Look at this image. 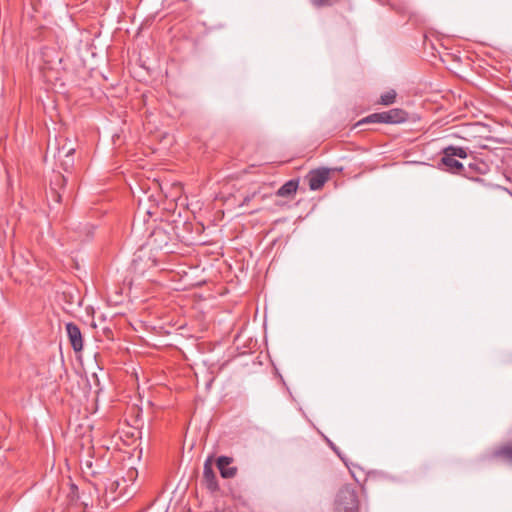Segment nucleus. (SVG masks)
I'll return each instance as SVG.
<instances>
[{
  "label": "nucleus",
  "mask_w": 512,
  "mask_h": 512,
  "mask_svg": "<svg viewBox=\"0 0 512 512\" xmlns=\"http://www.w3.org/2000/svg\"><path fill=\"white\" fill-rule=\"evenodd\" d=\"M467 151V148L453 145L443 148L441 151L442 157L438 164L439 169L448 173L462 175L464 173V165L456 158H467Z\"/></svg>",
  "instance_id": "1"
},
{
  "label": "nucleus",
  "mask_w": 512,
  "mask_h": 512,
  "mask_svg": "<svg viewBox=\"0 0 512 512\" xmlns=\"http://www.w3.org/2000/svg\"><path fill=\"white\" fill-rule=\"evenodd\" d=\"M335 512H358V499L356 492L344 487L339 490L335 499Z\"/></svg>",
  "instance_id": "2"
},
{
  "label": "nucleus",
  "mask_w": 512,
  "mask_h": 512,
  "mask_svg": "<svg viewBox=\"0 0 512 512\" xmlns=\"http://www.w3.org/2000/svg\"><path fill=\"white\" fill-rule=\"evenodd\" d=\"M307 178L309 182V188L314 191L319 190L320 188L323 187V185L329 178V169L322 168L313 170L309 173Z\"/></svg>",
  "instance_id": "3"
},
{
  "label": "nucleus",
  "mask_w": 512,
  "mask_h": 512,
  "mask_svg": "<svg viewBox=\"0 0 512 512\" xmlns=\"http://www.w3.org/2000/svg\"><path fill=\"white\" fill-rule=\"evenodd\" d=\"M66 332L73 350L75 352L81 351L83 349V339L78 325L73 322L67 323Z\"/></svg>",
  "instance_id": "4"
},
{
  "label": "nucleus",
  "mask_w": 512,
  "mask_h": 512,
  "mask_svg": "<svg viewBox=\"0 0 512 512\" xmlns=\"http://www.w3.org/2000/svg\"><path fill=\"white\" fill-rule=\"evenodd\" d=\"M408 120V113L400 108L382 112V121L385 124H400Z\"/></svg>",
  "instance_id": "5"
},
{
  "label": "nucleus",
  "mask_w": 512,
  "mask_h": 512,
  "mask_svg": "<svg viewBox=\"0 0 512 512\" xmlns=\"http://www.w3.org/2000/svg\"><path fill=\"white\" fill-rule=\"evenodd\" d=\"M232 459L227 456H220L217 459V467L220 471V474L223 478L229 479L236 475L237 468L231 467L230 464Z\"/></svg>",
  "instance_id": "6"
},
{
  "label": "nucleus",
  "mask_w": 512,
  "mask_h": 512,
  "mask_svg": "<svg viewBox=\"0 0 512 512\" xmlns=\"http://www.w3.org/2000/svg\"><path fill=\"white\" fill-rule=\"evenodd\" d=\"M169 240H170L169 235L161 227L155 228L150 235V242L154 243L159 248H163V247L167 246Z\"/></svg>",
  "instance_id": "7"
},
{
  "label": "nucleus",
  "mask_w": 512,
  "mask_h": 512,
  "mask_svg": "<svg viewBox=\"0 0 512 512\" xmlns=\"http://www.w3.org/2000/svg\"><path fill=\"white\" fill-rule=\"evenodd\" d=\"M203 477L209 489L214 490L217 488L216 476L209 461L204 463Z\"/></svg>",
  "instance_id": "8"
},
{
  "label": "nucleus",
  "mask_w": 512,
  "mask_h": 512,
  "mask_svg": "<svg viewBox=\"0 0 512 512\" xmlns=\"http://www.w3.org/2000/svg\"><path fill=\"white\" fill-rule=\"evenodd\" d=\"M298 184V180L295 179L287 181L278 189L277 195L280 197H288L295 194L298 188Z\"/></svg>",
  "instance_id": "9"
},
{
  "label": "nucleus",
  "mask_w": 512,
  "mask_h": 512,
  "mask_svg": "<svg viewBox=\"0 0 512 512\" xmlns=\"http://www.w3.org/2000/svg\"><path fill=\"white\" fill-rule=\"evenodd\" d=\"M396 95V91L391 89L381 95L380 103L385 106L391 105L395 102Z\"/></svg>",
  "instance_id": "10"
},
{
  "label": "nucleus",
  "mask_w": 512,
  "mask_h": 512,
  "mask_svg": "<svg viewBox=\"0 0 512 512\" xmlns=\"http://www.w3.org/2000/svg\"><path fill=\"white\" fill-rule=\"evenodd\" d=\"M365 123H383L382 121V112L379 113H373L362 120H360L357 125H362Z\"/></svg>",
  "instance_id": "11"
},
{
  "label": "nucleus",
  "mask_w": 512,
  "mask_h": 512,
  "mask_svg": "<svg viewBox=\"0 0 512 512\" xmlns=\"http://www.w3.org/2000/svg\"><path fill=\"white\" fill-rule=\"evenodd\" d=\"M496 456H502L512 463V446H506L495 452Z\"/></svg>",
  "instance_id": "12"
},
{
  "label": "nucleus",
  "mask_w": 512,
  "mask_h": 512,
  "mask_svg": "<svg viewBox=\"0 0 512 512\" xmlns=\"http://www.w3.org/2000/svg\"><path fill=\"white\" fill-rule=\"evenodd\" d=\"M75 149L74 148H69L66 152H65V157L67 158L63 164L65 166H69V165H72L73 163V159L71 158V155L74 153Z\"/></svg>",
  "instance_id": "13"
},
{
  "label": "nucleus",
  "mask_w": 512,
  "mask_h": 512,
  "mask_svg": "<svg viewBox=\"0 0 512 512\" xmlns=\"http://www.w3.org/2000/svg\"><path fill=\"white\" fill-rule=\"evenodd\" d=\"M254 196H255V193L245 196L243 199V202L241 203V206L248 204L254 198Z\"/></svg>",
  "instance_id": "14"
},
{
  "label": "nucleus",
  "mask_w": 512,
  "mask_h": 512,
  "mask_svg": "<svg viewBox=\"0 0 512 512\" xmlns=\"http://www.w3.org/2000/svg\"><path fill=\"white\" fill-rule=\"evenodd\" d=\"M60 182H66L65 177L57 175L55 176V179L52 181V184L58 185Z\"/></svg>",
  "instance_id": "15"
},
{
  "label": "nucleus",
  "mask_w": 512,
  "mask_h": 512,
  "mask_svg": "<svg viewBox=\"0 0 512 512\" xmlns=\"http://www.w3.org/2000/svg\"><path fill=\"white\" fill-rule=\"evenodd\" d=\"M51 192L53 193V195L56 197V201L59 202L60 201V198H61V195L59 193H57L54 188H51Z\"/></svg>",
  "instance_id": "16"
},
{
  "label": "nucleus",
  "mask_w": 512,
  "mask_h": 512,
  "mask_svg": "<svg viewBox=\"0 0 512 512\" xmlns=\"http://www.w3.org/2000/svg\"><path fill=\"white\" fill-rule=\"evenodd\" d=\"M84 228H85V230H87V234L89 235V234H92V230L94 229V226L86 225Z\"/></svg>",
  "instance_id": "17"
},
{
  "label": "nucleus",
  "mask_w": 512,
  "mask_h": 512,
  "mask_svg": "<svg viewBox=\"0 0 512 512\" xmlns=\"http://www.w3.org/2000/svg\"><path fill=\"white\" fill-rule=\"evenodd\" d=\"M330 446L340 456V453H339L337 447L333 443H331V442H330Z\"/></svg>",
  "instance_id": "18"
},
{
  "label": "nucleus",
  "mask_w": 512,
  "mask_h": 512,
  "mask_svg": "<svg viewBox=\"0 0 512 512\" xmlns=\"http://www.w3.org/2000/svg\"><path fill=\"white\" fill-rule=\"evenodd\" d=\"M330 446L340 456V453H339L337 447L333 443H331V442H330Z\"/></svg>",
  "instance_id": "19"
},
{
  "label": "nucleus",
  "mask_w": 512,
  "mask_h": 512,
  "mask_svg": "<svg viewBox=\"0 0 512 512\" xmlns=\"http://www.w3.org/2000/svg\"><path fill=\"white\" fill-rule=\"evenodd\" d=\"M318 4L319 5H327V4H329V2H328V0H319Z\"/></svg>",
  "instance_id": "20"
}]
</instances>
